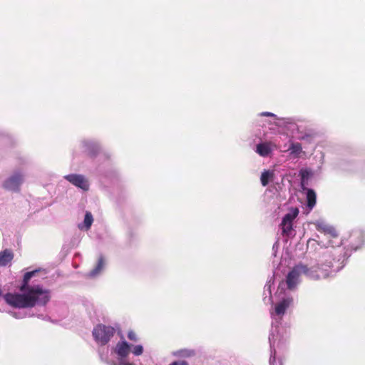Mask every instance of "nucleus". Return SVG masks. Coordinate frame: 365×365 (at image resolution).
Here are the masks:
<instances>
[{
	"label": "nucleus",
	"instance_id": "f257e3e1",
	"mask_svg": "<svg viewBox=\"0 0 365 365\" xmlns=\"http://www.w3.org/2000/svg\"><path fill=\"white\" fill-rule=\"evenodd\" d=\"M346 255L342 248L332 247L323 253L316 264L299 263L295 265L287 274L284 287L286 284L289 290L296 289L302 274L314 280L333 277L345 266Z\"/></svg>",
	"mask_w": 365,
	"mask_h": 365
},
{
	"label": "nucleus",
	"instance_id": "f03ea898",
	"mask_svg": "<svg viewBox=\"0 0 365 365\" xmlns=\"http://www.w3.org/2000/svg\"><path fill=\"white\" fill-rule=\"evenodd\" d=\"M130 352L134 356H140L143 353V346L140 344L133 346L125 339H122L110 347V356L115 359L110 358L108 349H99L98 355L101 361L107 365H135L130 361L129 357Z\"/></svg>",
	"mask_w": 365,
	"mask_h": 365
},
{
	"label": "nucleus",
	"instance_id": "7ed1b4c3",
	"mask_svg": "<svg viewBox=\"0 0 365 365\" xmlns=\"http://www.w3.org/2000/svg\"><path fill=\"white\" fill-rule=\"evenodd\" d=\"M274 304L272 309L270 310L272 317V329L269 335H272L274 332V336L280 337L282 329L287 330L289 334L288 329L282 324V320L284 316L287 309L293 304V298L291 295L284 292V282H282L274 295Z\"/></svg>",
	"mask_w": 365,
	"mask_h": 365
},
{
	"label": "nucleus",
	"instance_id": "20e7f679",
	"mask_svg": "<svg viewBox=\"0 0 365 365\" xmlns=\"http://www.w3.org/2000/svg\"><path fill=\"white\" fill-rule=\"evenodd\" d=\"M317 230L319 232H321L322 233H324V236L327 237V239L328 240L327 243H324L322 240H320L319 242H317L316 240H309L307 242V247H310L312 246H314L316 244H317L321 247H325V250L322 252V256L323 255V253L326 252L327 250H329L331 248H342L344 250V252L346 253L347 255L345 257V262L348 259V257L351 255V252L346 250L345 247L341 246H337L334 247V242L332 240H330L329 238L331 237L333 239H337L338 235L335 230V229L330 226L329 225L327 224L324 221L318 220L315 223Z\"/></svg>",
	"mask_w": 365,
	"mask_h": 365
},
{
	"label": "nucleus",
	"instance_id": "39448f33",
	"mask_svg": "<svg viewBox=\"0 0 365 365\" xmlns=\"http://www.w3.org/2000/svg\"><path fill=\"white\" fill-rule=\"evenodd\" d=\"M289 334L286 329H282L280 337L274 336V332L269 336V342L270 346L269 365H282V359L277 356L284 350L288 343Z\"/></svg>",
	"mask_w": 365,
	"mask_h": 365
},
{
	"label": "nucleus",
	"instance_id": "423d86ee",
	"mask_svg": "<svg viewBox=\"0 0 365 365\" xmlns=\"http://www.w3.org/2000/svg\"><path fill=\"white\" fill-rule=\"evenodd\" d=\"M118 326L106 325L103 324H97L93 329L92 334L96 344L99 346L98 351L101 349H108L110 352L109 346H105L110 341L115 334Z\"/></svg>",
	"mask_w": 365,
	"mask_h": 365
},
{
	"label": "nucleus",
	"instance_id": "0eeeda50",
	"mask_svg": "<svg viewBox=\"0 0 365 365\" xmlns=\"http://www.w3.org/2000/svg\"><path fill=\"white\" fill-rule=\"evenodd\" d=\"M25 180V173L21 170H16L3 182V187L9 191L19 192Z\"/></svg>",
	"mask_w": 365,
	"mask_h": 365
},
{
	"label": "nucleus",
	"instance_id": "6e6552de",
	"mask_svg": "<svg viewBox=\"0 0 365 365\" xmlns=\"http://www.w3.org/2000/svg\"><path fill=\"white\" fill-rule=\"evenodd\" d=\"M79 148L91 158L97 157L101 152L100 143L95 139L86 138L79 143Z\"/></svg>",
	"mask_w": 365,
	"mask_h": 365
},
{
	"label": "nucleus",
	"instance_id": "1a4fd4ad",
	"mask_svg": "<svg viewBox=\"0 0 365 365\" xmlns=\"http://www.w3.org/2000/svg\"><path fill=\"white\" fill-rule=\"evenodd\" d=\"M299 210L297 207L291 208L289 211L283 217L280 227L282 234L287 237L294 235L293 221L297 217Z\"/></svg>",
	"mask_w": 365,
	"mask_h": 365
},
{
	"label": "nucleus",
	"instance_id": "9d476101",
	"mask_svg": "<svg viewBox=\"0 0 365 365\" xmlns=\"http://www.w3.org/2000/svg\"><path fill=\"white\" fill-rule=\"evenodd\" d=\"M63 178L71 184L83 191H88L89 190V181L88 178L83 175L76 173L69 174L65 175Z\"/></svg>",
	"mask_w": 365,
	"mask_h": 365
},
{
	"label": "nucleus",
	"instance_id": "9b49d317",
	"mask_svg": "<svg viewBox=\"0 0 365 365\" xmlns=\"http://www.w3.org/2000/svg\"><path fill=\"white\" fill-rule=\"evenodd\" d=\"M365 242V234L361 230H354L349 236V243L353 250H357Z\"/></svg>",
	"mask_w": 365,
	"mask_h": 365
},
{
	"label": "nucleus",
	"instance_id": "f8f14e48",
	"mask_svg": "<svg viewBox=\"0 0 365 365\" xmlns=\"http://www.w3.org/2000/svg\"><path fill=\"white\" fill-rule=\"evenodd\" d=\"M274 284V277H271L264 287L263 301L266 304H274V298L272 295V286Z\"/></svg>",
	"mask_w": 365,
	"mask_h": 365
},
{
	"label": "nucleus",
	"instance_id": "ddd939ff",
	"mask_svg": "<svg viewBox=\"0 0 365 365\" xmlns=\"http://www.w3.org/2000/svg\"><path fill=\"white\" fill-rule=\"evenodd\" d=\"M272 145L270 142L260 143L257 145L255 152L262 157H267L273 150Z\"/></svg>",
	"mask_w": 365,
	"mask_h": 365
},
{
	"label": "nucleus",
	"instance_id": "4468645a",
	"mask_svg": "<svg viewBox=\"0 0 365 365\" xmlns=\"http://www.w3.org/2000/svg\"><path fill=\"white\" fill-rule=\"evenodd\" d=\"M106 265V261L105 258L101 255L98 259L96 265L95 267L89 272L88 274L90 277H96L98 276L103 270L105 269Z\"/></svg>",
	"mask_w": 365,
	"mask_h": 365
},
{
	"label": "nucleus",
	"instance_id": "2eb2a0df",
	"mask_svg": "<svg viewBox=\"0 0 365 365\" xmlns=\"http://www.w3.org/2000/svg\"><path fill=\"white\" fill-rule=\"evenodd\" d=\"M93 222V217L90 212H86L84 216L83 222L78 225V227L81 230L88 231L90 230Z\"/></svg>",
	"mask_w": 365,
	"mask_h": 365
},
{
	"label": "nucleus",
	"instance_id": "dca6fc26",
	"mask_svg": "<svg viewBox=\"0 0 365 365\" xmlns=\"http://www.w3.org/2000/svg\"><path fill=\"white\" fill-rule=\"evenodd\" d=\"M172 354L178 358H191L196 355V351L192 349H182L173 351Z\"/></svg>",
	"mask_w": 365,
	"mask_h": 365
},
{
	"label": "nucleus",
	"instance_id": "f3484780",
	"mask_svg": "<svg viewBox=\"0 0 365 365\" xmlns=\"http://www.w3.org/2000/svg\"><path fill=\"white\" fill-rule=\"evenodd\" d=\"M13 252L9 250L0 252V266H6L13 259Z\"/></svg>",
	"mask_w": 365,
	"mask_h": 365
},
{
	"label": "nucleus",
	"instance_id": "a211bd4d",
	"mask_svg": "<svg viewBox=\"0 0 365 365\" xmlns=\"http://www.w3.org/2000/svg\"><path fill=\"white\" fill-rule=\"evenodd\" d=\"M316 193L312 189H308L307 192V206L309 210H312L316 205Z\"/></svg>",
	"mask_w": 365,
	"mask_h": 365
},
{
	"label": "nucleus",
	"instance_id": "6ab92c4d",
	"mask_svg": "<svg viewBox=\"0 0 365 365\" xmlns=\"http://www.w3.org/2000/svg\"><path fill=\"white\" fill-rule=\"evenodd\" d=\"M274 173L272 170H264L262 173L260 181L263 186H266L268 183L274 180Z\"/></svg>",
	"mask_w": 365,
	"mask_h": 365
},
{
	"label": "nucleus",
	"instance_id": "aec40b11",
	"mask_svg": "<svg viewBox=\"0 0 365 365\" xmlns=\"http://www.w3.org/2000/svg\"><path fill=\"white\" fill-rule=\"evenodd\" d=\"M288 150L290 151V154L295 157H299L302 151V145L299 143H291Z\"/></svg>",
	"mask_w": 365,
	"mask_h": 365
},
{
	"label": "nucleus",
	"instance_id": "412c9836",
	"mask_svg": "<svg viewBox=\"0 0 365 365\" xmlns=\"http://www.w3.org/2000/svg\"><path fill=\"white\" fill-rule=\"evenodd\" d=\"M299 175L301 178V184L304 186L305 184H307V182L312 175V172L308 169H302L299 171Z\"/></svg>",
	"mask_w": 365,
	"mask_h": 365
},
{
	"label": "nucleus",
	"instance_id": "4be33fe9",
	"mask_svg": "<svg viewBox=\"0 0 365 365\" xmlns=\"http://www.w3.org/2000/svg\"><path fill=\"white\" fill-rule=\"evenodd\" d=\"M11 314L16 319H23L27 316L25 312H11Z\"/></svg>",
	"mask_w": 365,
	"mask_h": 365
},
{
	"label": "nucleus",
	"instance_id": "5701e85b",
	"mask_svg": "<svg viewBox=\"0 0 365 365\" xmlns=\"http://www.w3.org/2000/svg\"><path fill=\"white\" fill-rule=\"evenodd\" d=\"M258 115L261 117H272L277 118V115L274 113L267 111L262 112L259 113Z\"/></svg>",
	"mask_w": 365,
	"mask_h": 365
},
{
	"label": "nucleus",
	"instance_id": "b1692460",
	"mask_svg": "<svg viewBox=\"0 0 365 365\" xmlns=\"http://www.w3.org/2000/svg\"><path fill=\"white\" fill-rule=\"evenodd\" d=\"M279 248V242L277 240L272 246V255L276 257L277 252Z\"/></svg>",
	"mask_w": 365,
	"mask_h": 365
},
{
	"label": "nucleus",
	"instance_id": "393cba45",
	"mask_svg": "<svg viewBox=\"0 0 365 365\" xmlns=\"http://www.w3.org/2000/svg\"><path fill=\"white\" fill-rule=\"evenodd\" d=\"M128 338L130 340L135 341H136L138 340L137 336H136L135 333L134 331H130L128 332Z\"/></svg>",
	"mask_w": 365,
	"mask_h": 365
},
{
	"label": "nucleus",
	"instance_id": "a878e982",
	"mask_svg": "<svg viewBox=\"0 0 365 365\" xmlns=\"http://www.w3.org/2000/svg\"><path fill=\"white\" fill-rule=\"evenodd\" d=\"M169 365H189V364L185 360H178L170 363Z\"/></svg>",
	"mask_w": 365,
	"mask_h": 365
},
{
	"label": "nucleus",
	"instance_id": "bb28decb",
	"mask_svg": "<svg viewBox=\"0 0 365 365\" xmlns=\"http://www.w3.org/2000/svg\"><path fill=\"white\" fill-rule=\"evenodd\" d=\"M8 137V135L4 132L0 131V140H4Z\"/></svg>",
	"mask_w": 365,
	"mask_h": 365
}]
</instances>
